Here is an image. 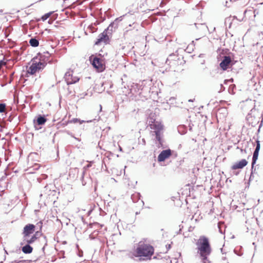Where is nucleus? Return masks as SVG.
<instances>
[{
	"label": "nucleus",
	"instance_id": "nucleus-1",
	"mask_svg": "<svg viewBox=\"0 0 263 263\" xmlns=\"http://www.w3.org/2000/svg\"><path fill=\"white\" fill-rule=\"evenodd\" d=\"M196 245L198 253L203 263H210L208 256L211 254L212 248L209 238L205 236H200Z\"/></svg>",
	"mask_w": 263,
	"mask_h": 263
},
{
	"label": "nucleus",
	"instance_id": "nucleus-2",
	"mask_svg": "<svg viewBox=\"0 0 263 263\" xmlns=\"http://www.w3.org/2000/svg\"><path fill=\"white\" fill-rule=\"evenodd\" d=\"M136 252L138 257H145L148 259H151L154 252V247L149 244L144 243L142 241L138 243L136 249Z\"/></svg>",
	"mask_w": 263,
	"mask_h": 263
},
{
	"label": "nucleus",
	"instance_id": "nucleus-3",
	"mask_svg": "<svg viewBox=\"0 0 263 263\" xmlns=\"http://www.w3.org/2000/svg\"><path fill=\"white\" fill-rule=\"evenodd\" d=\"M89 61L94 68L98 72H102L105 69V66L103 63L102 59L97 56L91 55Z\"/></svg>",
	"mask_w": 263,
	"mask_h": 263
},
{
	"label": "nucleus",
	"instance_id": "nucleus-4",
	"mask_svg": "<svg viewBox=\"0 0 263 263\" xmlns=\"http://www.w3.org/2000/svg\"><path fill=\"white\" fill-rule=\"evenodd\" d=\"M110 37L109 35L107 34V30L105 29L103 32L101 33L98 36L96 41L95 42V45L98 46L101 43H103L104 44L107 45L109 44Z\"/></svg>",
	"mask_w": 263,
	"mask_h": 263
},
{
	"label": "nucleus",
	"instance_id": "nucleus-5",
	"mask_svg": "<svg viewBox=\"0 0 263 263\" xmlns=\"http://www.w3.org/2000/svg\"><path fill=\"white\" fill-rule=\"evenodd\" d=\"M72 73L73 71L69 69V70L67 71L64 75V78L67 85L75 84L80 80V78L78 77L73 76Z\"/></svg>",
	"mask_w": 263,
	"mask_h": 263
},
{
	"label": "nucleus",
	"instance_id": "nucleus-6",
	"mask_svg": "<svg viewBox=\"0 0 263 263\" xmlns=\"http://www.w3.org/2000/svg\"><path fill=\"white\" fill-rule=\"evenodd\" d=\"M234 64V63L232 61L231 58L229 55H224L219 64V66L222 70L225 71L230 68V66H232Z\"/></svg>",
	"mask_w": 263,
	"mask_h": 263
},
{
	"label": "nucleus",
	"instance_id": "nucleus-7",
	"mask_svg": "<svg viewBox=\"0 0 263 263\" xmlns=\"http://www.w3.org/2000/svg\"><path fill=\"white\" fill-rule=\"evenodd\" d=\"M35 226L33 224L28 223L24 227L22 234L23 235V239L27 237H30V235L35 232Z\"/></svg>",
	"mask_w": 263,
	"mask_h": 263
},
{
	"label": "nucleus",
	"instance_id": "nucleus-8",
	"mask_svg": "<svg viewBox=\"0 0 263 263\" xmlns=\"http://www.w3.org/2000/svg\"><path fill=\"white\" fill-rule=\"evenodd\" d=\"M47 121V118L44 115H39L33 119L34 126L35 129L39 130L41 129V127L39 126L44 125Z\"/></svg>",
	"mask_w": 263,
	"mask_h": 263
},
{
	"label": "nucleus",
	"instance_id": "nucleus-9",
	"mask_svg": "<svg viewBox=\"0 0 263 263\" xmlns=\"http://www.w3.org/2000/svg\"><path fill=\"white\" fill-rule=\"evenodd\" d=\"M256 145L255 149L253 152V157H252V164L251 165L252 166V170L254 167V165L256 164L257 160L258 157L259 155V152L260 148V141L257 139L256 141Z\"/></svg>",
	"mask_w": 263,
	"mask_h": 263
},
{
	"label": "nucleus",
	"instance_id": "nucleus-10",
	"mask_svg": "<svg viewBox=\"0 0 263 263\" xmlns=\"http://www.w3.org/2000/svg\"><path fill=\"white\" fill-rule=\"evenodd\" d=\"M172 151L170 148L163 150L158 156V161L163 162L168 158L172 155Z\"/></svg>",
	"mask_w": 263,
	"mask_h": 263
},
{
	"label": "nucleus",
	"instance_id": "nucleus-11",
	"mask_svg": "<svg viewBox=\"0 0 263 263\" xmlns=\"http://www.w3.org/2000/svg\"><path fill=\"white\" fill-rule=\"evenodd\" d=\"M248 161L246 159H241L239 161L237 162L234 164L232 166L231 168L233 170L242 169L248 164Z\"/></svg>",
	"mask_w": 263,
	"mask_h": 263
},
{
	"label": "nucleus",
	"instance_id": "nucleus-12",
	"mask_svg": "<svg viewBox=\"0 0 263 263\" xmlns=\"http://www.w3.org/2000/svg\"><path fill=\"white\" fill-rule=\"evenodd\" d=\"M194 25L196 29L199 30V32L201 34V35L202 36H203L205 34L206 30L208 29V28L205 23H195Z\"/></svg>",
	"mask_w": 263,
	"mask_h": 263
},
{
	"label": "nucleus",
	"instance_id": "nucleus-13",
	"mask_svg": "<svg viewBox=\"0 0 263 263\" xmlns=\"http://www.w3.org/2000/svg\"><path fill=\"white\" fill-rule=\"evenodd\" d=\"M33 62L38 68H37L38 71L43 69L47 65V63L45 62H42V61L39 60L37 57L33 59Z\"/></svg>",
	"mask_w": 263,
	"mask_h": 263
},
{
	"label": "nucleus",
	"instance_id": "nucleus-14",
	"mask_svg": "<svg viewBox=\"0 0 263 263\" xmlns=\"http://www.w3.org/2000/svg\"><path fill=\"white\" fill-rule=\"evenodd\" d=\"M50 54L48 51L44 52L43 54H41L39 53L38 55L39 60L42 61V62H45L46 63L47 62H50Z\"/></svg>",
	"mask_w": 263,
	"mask_h": 263
},
{
	"label": "nucleus",
	"instance_id": "nucleus-15",
	"mask_svg": "<svg viewBox=\"0 0 263 263\" xmlns=\"http://www.w3.org/2000/svg\"><path fill=\"white\" fill-rule=\"evenodd\" d=\"M155 135V139L157 141V142H156V144H158V146H162L163 143V140L162 139V135L161 132H154Z\"/></svg>",
	"mask_w": 263,
	"mask_h": 263
},
{
	"label": "nucleus",
	"instance_id": "nucleus-16",
	"mask_svg": "<svg viewBox=\"0 0 263 263\" xmlns=\"http://www.w3.org/2000/svg\"><path fill=\"white\" fill-rule=\"evenodd\" d=\"M228 114L227 109L225 107L219 108L216 114L217 117L220 118H224L227 117Z\"/></svg>",
	"mask_w": 263,
	"mask_h": 263
},
{
	"label": "nucleus",
	"instance_id": "nucleus-17",
	"mask_svg": "<svg viewBox=\"0 0 263 263\" xmlns=\"http://www.w3.org/2000/svg\"><path fill=\"white\" fill-rule=\"evenodd\" d=\"M151 128L154 129V132H161L163 129V125L161 123L157 122L151 125Z\"/></svg>",
	"mask_w": 263,
	"mask_h": 263
},
{
	"label": "nucleus",
	"instance_id": "nucleus-18",
	"mask_svg": "<svg viewBox=\"0 0 263 263\" xmlns=\"http://www.w3.org/2000/svg\"><path fill=\"white\" fill-rule=\"evenodd\" d=\"M36 240V239L35 238V236L32 235L31 237H27L23 238V242L21 243V245H23L24 243H29L31 245L34 243Z\"/></svg>",
	"mask_w": 263,
	"mask_h": 263
},
{
	"label": "nucleus",
	"instance_id": "nucleus-19",
	"mask_svg": "<svg viewBox=\"0 0 263 263\" xmlns=\"http://www.w3.org/2000/svg\"><path fill=\"white\" fill-rule=\"evenodd\" d=\"M22 250L25 254H30L32 252L33 248L30 246V244L26 243L23 247H22Z\"/></svg>",
	"mask_w": 263,
	"mask_h": 263
},
{
	"label": "nucleus",
	"instance_id": "nucleus-20",
	"mask_svg": "<svg viewBox=\"0 0 263 263\" xmlns=\"http://www.w3.org/2000/svg\"><path fill=\"white\" fill-rule=\"evenodd\" d=\"M237 20V17L236 16H230L227 17L225 19L224 24L226 27L228 26V28H230L231 27V25L232 24V22L235 20Z\"/></svg>",
	"mask_w": 263,
	"mask_h": 263
},
{
	"label": "nucleus",
	"instance_id": "nucleus-21",
	"mask_svg": "<svg viewBox=\"0 0 263 263\" xmlns=\"http://www.w3.org/2000/svg\"><path fill=\"white\" fill-rule=\"evenodd\" d=\"M37 68H38L36 67V65L34 64L33 62H32V64L29 67L28 72L31 75H33L38 71Z\"/></svg>",
	"mask_w": 263,
	"mask_h": 263
},
{
	"label": "nucleus",
	"instance_id": "nucleus-22",
	"mask_svg": "<svg viewBox=\"0 0 263 263\" xmlns=\"http://www.w3.org/2000/svg\"><path fill=\"white\" fill-rule=\"evenodd\" d=\"M121 21V19H120V17H118L115 19V20L111 22L108 27L106 29L107 30H109L110 27H114L113 28L116 29L118 27V23Z\"/></svg>",
	"mask_w": 263,
	"mask_h": 263
},
{
	"label": "nucleus",
	"instance_id": "nucleus-23",
	"mask_svg": "<svg viewBox=\"0 0 263 263\" xmlns=\"http://www.w3.org/2000/svg\"><path fill=\"white\" fill-rule=\"evenodd\" d=\"M29 43L33 47H36L39 45V40L36 37H31L29 41Z\"/></svg>",
	"mask_w": 263,
	"mask_h": 263
},
{
	"label": "nucleus",
	"instance_id": "nucleus-24",
	"mask_svg": "<svg viewBox=\"0 0 263 263\" xmlns=\"http://www.w3.org/2000/svg\"><path fill=\"white\" fill-rule=\"evenodd\" d=\"M178 132L181 135H184L187 132V127L184 125H180L177 127Z\"/></svg>",
	"mask_w": 263,
	"mask_h": 263
},
{
	"label": "nucleus",
	"instance_id": "nucleus-25",
	"mask_svg": "<svg viewBox=\"0 0 263 263\" xmlns=\"http://www.w3.org/2000/svg\"><path fill=\"white\" fill-rule=\"evenodd\" d=\"M85 171L83 170L82 172L80 180L81 181L82 184L84 186L86 184L87 180H89V178L86 177L85 178Z\"/></svg>",
	"mask_w": 263,
	"mask_h": 263
},
{
	"label": "nucleus",
	"instance_id": "nucleus-26",
	"mask_svg": "<svg viewBox=\"0 0 263 263\" xmlns=\"http://www.w3.org/2000/svg\"><path fill=\"white\" fill-rule=\"evenodd\" d=\"M85 122V121L81 120L78 118H73L69 121V123H79L80 124H81Z\"/></svg>",
	"mask_w": 263,
	"mask_h": 263
},
{
	"label": "nucleus",
	"instance_id": "nucleus-27",
	"mask_svg": "<svg viewBox=\"0 0 263 263\" xmlns=\"http://www.w3.org/2000/svg\"><path fill=\"white\" fill-rule=\"evenodd\" d=\"M177 55H176L175 53H172L169 55L168 57L167 58L166 63H167V62L169 61H176V58H177Z\"/></svg>",
	"mask_w": 263,
	"mask_h": 263
},
{
	"label": "nucleus",
	"instance_id": "nucleus-28",
	"mask_svg": "<svg viewBox=\"0 0 263 263\" xmlns=\"http://www.w3.org/2000/svg\"><path fill=\"white\" fill-rule=\"evenodd\" d=\"M52 13V12H50L45 14L44 15H43L42 16V17H41L42 20L43 21H46L48 18H49L50 17V16L51 15V14Z\"/></svg>",
	"mask_w": 263,
	"mask_h": 263
},
{
	"label": "nucleus",
	"instance_id": "nucleus-29",
	"mask_svg": "<svg viewBox=\"0 0 263 263\" xmlns=\"http://www.w3.org/2000/svg\"><path fill=\"white\" fill-rule=\"evenodd\" d=\"M35 232L34 233H33V234H33L32 235H33V236H35V238L36 239H37V238H39L40 237V236H43V235H44L43 234V233H42V232H41V231H36V232Z\"/></svg>",
	"mask_w": 263,
	"mask_h": 263
},
{
	"label": "nucleus",
	"instance_id": "nucleus-30",
	"mask_svg": "<svg viewBox=\"0 0 263 263\" xmlns=\"http://www.w3.org/2000/svg\"><path fill=\"white\" fill-rule=\"evenodd\" d=\"M6 105L5 103H0V113L4 112L5 111Z\"/></svg>",
	"mask_w": 263,
	"mask_h": 263
},
{
	"label": "nucleus",
	"instance_id": "nucleus-31",
	"mask_svg": "<svg viewBox=\"0 0 263 263\" xmlns=\"http://www.w3.org/2000/svg\"><path fill=\"white\" fill-rule=\"evenodd\" d=\"M14 74V72H12L10 73V78L9 79V80L7 82L8 83L10 84L12 82V81L13 80Z\"/></svg>",
	"mask_w": 263,
	"mask_h": 263
},
{
	"label": "nucleus",
	"instance_id": "nucleus-32",
	"mask_svg": "<svg viewBox=\"0 0 263 263\" xmlns=\"http://www.w3.org/2000/svg\"><path fill=\"white\" fill-rule=\"evenodd\" d=\"M256 170V168L254 167V168L252 170V166H251V173L249 178V181H251L254 178L253 173H255V171Z\"/></svg>",
	"mask_w": 263,
	"mask_h": 263
},
{
	"label": "nucleus",
	"instance_id": "nucleus-33",
	"mask_svg": "<svg viewBox=\"0 0 263 263\" xmlns=\"http://www.w3.org/2000/svg\"><path fill=\"white\" fill-rule=\"evenodd\" d=\"M41 242L42 243H44V245L45 246H47V242H48V241H47V237L45 235H43V240H41Z\"/></svg>",
	"mask_w": 263,
	"mask_h": 263
},
{
	"label": "nucleus",
	"instance_id": "nucleus-34",
	"mask_svg": "<svg viewBox=\"0 0 263 263\" xmlns=\"http://www.w3.org/2000/svg\"><path fill=\"white\" fill-rule=\"evenodd\" d=\"M6 65V63L4 61V59H3L2 60H0V70H1L2 68Z\"/></svg>",
	"mask_w": 263,
	"mask_h": 263
},
{
	"label": "nucleus",
	"instance_id": "nucleus-35",
	"mask_svg": "<svg viewBox=\"0 0 263 263\" xmlns=\"http://www.w3.org/2000/svg\"><path fill=\"white\" fill-rule=\"evenodd\" d=\"M26 262L25 260H14L10 262V263H24Z\"/></svg>",
	"mask_w": 263,
	"mask_h": 263
},
{
	"label": "nucleus",
	"instance_id": "nucleus-36",
	"mask_svg": "<svg viewBox=\"0 0 263 263\" xmlns=\"http://www.w3.org/2000/svg\"><path fill=\"white\" fill-rule=\"evenodd\" d=\"M114 27H110L109 29L107 30V34H111L112 31H113V28Z\"/></svg>",
	"mask_w": 263,
	"mask_h": 263
},
{
	"label": "nucleus",
	"instance_id": "nucleus-37",
	"mask_svg": "<svg viewBox=\"0 0 263 263\" xmlns=\"http://www.w3.org/2000/svg\"><path fill=\"white\" fill-rule=\"evenodd\" d=\"M67 134H68V135H70L71 136H72V137H73L75 139H76V140H78L79 141H80V140L79 138H76V137H74V136L72 135V133H70V132H68H68H67Z\"/></svg>",
	"mask_w": 263,
	"mask_h": 263
},
{
	"label": "nucleus",
	"instance_id": "nucleus-38",
	"mask_svg": "<svg viewBox=\"0 0 263 263\" xmlns=\"http://www.w3.org/2000/svg\"><path fill=\"white\" fill-rule=\"evenodd\" d=\"M42 224H43V223H42V222L41 221H40L39 222H38V223H37V225L38 226H39V227H40V230H41V229H42Z\"/></svg>",
	"mask_w": 263,
	"mask_h": 263
},
{
	"label": "nucleus",
	"instance_id": "nucleus-39",
	"mask_svg": "<svg viewBox=\"0 0 263 263\" xmlns=\"http://www.w3.org/2000/svg\"><path fill=\"white\" fill-rule=\"evenodd\" d=\"M179 227L180 229H179V232H177V234H180V231H181L182 229L183 228V226H181V224H180V225H179Z\"/></svg>",
	"mask_w": 263,
	"mask_h": 263
},
{
	"label": "nucleus",
	"instance_id": "nucleus-40",
	"mask_svg": "<svg viewBox=\"0 0 263 263\" xmlns=\"http://www.w3.org/2000/svg\"><path fill=\"white\" fill-rule=\"evenodd\" d=\"M92 209H91V206L90 209L87 212V215H90L91 213L92 212Z\"/></svg>",
	"mask_w": 263,
	"mask_h": 263
},
{
	"label": "nucleus",
	"instance_id": "nucleus-41",
	"mask_svg": "<svg viewBox=\"0 0 263 263\" xmlns=\"http://www.w3.org/2000/svg\"><path fill=\"white\" fill-rule=\"evenodd\" d=\"M166 247L167 250H168L171 248V245L168 244V245H166Z\"/></svg>",
	"mask_w": 263,
	"mask_h": 263
},
{
	"label": "nucleus",
	"instance_id": "nucleus-42",
	"mask_svg": "<svg viewBox=\"0 0 263 263\" xmlns=\"http://www.w3.org/2000/svg\"><path fill=\"white\" fill-rule=\"evenodd\" d=\"M89 238H90V239H95V237L93 236L92 234H91L89 235Z\"/></svg>",
	"mask_w": 263,
	"mask_h": 263
},
{
	"label": "nucleus",
	"instance_id": "nucleus-43",
	"mask_svg": "<svg viewBox=\"0 0 263 263\" xmlns=\"http://www.w3.org/2000/svg\"><path fill=\"white\" fill-rule=\"evenodd\" d=\"M221 89L224 90V87L222 84H220Z\"/></svg>",
	"mask_w": 263,
	"mask_h": 263
},
{
	"label": "nucleus",
	"instance_id": "nucleus-44",
	"mask_svg": "<svg viewBox=\"0 0 263 263\" xmlns=\"http://www.w3.org/2000/svg\"><path fill=\"white\" fill-rule=\"evenodd\" d=\"M189 130L192 131V126L191 125H189Z\"/></svg>",
	"mask_w": 263,
	"mask_h": 263
},
{
	"label": "nucleus",
	"instance_id": "nucleus-45",
	"mask_svg": "<svg viewBox=\"0 0 263 263\" xmlns=\"http://www.w3.org/2000/svg\"><path fill=\"white\" fill-rule=\"evenodd\" d=\"M46 246L44 245L43 247V248H42V251H43V252H44L45 248V247H46Z\"/></svg>",
	"mask_w": 263,
	"mask_h": 263
},
{
	"label": "nucleus",
	"instance_id": "nucleus-46",
	"mask_svg": "<svg viewBox=\"0 0 263 263\" xmlns=\"http://www.w3.org/2000/svg\"><path fill=\"white\" fill-rule=\"evenodd\" d=\"M229 91L230 93H231L230 88H229ZM232 93H233V92H232Z\"/></svg>",
	"mask_w": 263,
	"mask_h": 263
},
{
	"label": "nucleus",
	"instance_id": "nucleus-47",
	"mask_svg": "<svg viewBox=\"0 0 263 263\" xmlns=\"http://www.w3.org/2000/svg\"><path fill=\"white\" fill-rule=\"evenodd\" d=\"M137 196H138L139 198H140V197L141 196V195H140V194H139V193H138V194H137Z\"/></svg>",
	"mask_w": 263,
	"mask_h": 263
},
{
	"label": "nucleus",
	"instance_id": "nucleus-48",
	"mask_svg": "<svg viewBox=\"0 0 263 263\" xmlns=\"http://www.w3.org/2000/svg\"><path fill=\"white\" fill-rule=\"evenodd\" d=\"M189 102H193V100L192 99H190L189 100Z\"/></svg>",
	"mask_w": 263,
	"mask_h": 263
},
{
	"label": "nucleus",
	"instance_id": "nucleus-49",
	"mask_svg": "<svg viewBox=\"0 0 263 263\" xmlns=\"http://www.w3.org/2000/svg\"><path fill=\"white\" fill-rule=\"evenodd\" d=\"M142 141H143V142H144V144H145V141L144 139H142Z\"/></svg>",
	"mask_w": 263,
	"mask_h": 263
},
{
	"label": "nucleus",
	"instance_id": "nucleus-50",
	"mask_svg": "<svg viewBox=\"0 0 263 263\" xmlns=\"http://www.w3.org/2000/svg\"><path fill=\"white\" fill-rule=\"evenodd\" d=\"M119 150H120V151H122V148H121L120 146V147H119Z\"/></svg>",
	"mask_w": 263,
	"mask_h": 263
},
{
	"label": "nucleus",
	"instance_id": "nucleus-51",
	"mask_svg": "<svg viewBox=\"0 0 263 263\" xmlns=\"http://www.w3.org/2000/svg\"><path fill=\"white\" fill-rule=\"evenodd\" d=\"M3 10L2 9H1V10H0V13H2V12H3Z\"/></svg>",
	"mask_w": 263,
	"mask_h": 263
},
{
	"label": "nucleus",
	"instance_id": "nucleus-52",
	"mask_svg": "<svg viewBox=\"0 0 263 263\" xmlns=\"http://www.w3.org/2000/svg\"><path fill=\"white\" fill-rule=\"evenodd\" d=\"M131 198L133 199V201H134V202H135V201H134V199L133 198V196H131Z\"/></svg>",
	"mask_w": 263,
	"mask_h": 263
},
{
	"label": "nucleus",
	"instance_id": "nucleus-53",
	"mask_svg": "<svg viewBox=\"0 0 263 263\" xmlns=\"http://www.w3.org/2000/svg\"><path fill=\"white\" fill-rule=\"evenodd\" d=\"M79 256L80 257L82 256V254L79 253Z\"/></svg>",
	"mask_w": 263,
	"mask_h": 263
},
{
	"label": "nucleus",
	"instance_id": "nucleus-54",
	"mask_svg": "<svg viewBox=\"0 0 263 263\" xmlns=\"http://www.w3.org/2000/svg\"><path fill=\"white\" fill-rule=\"evenodd\" d=\"M121 80L122 81V83L123 84L124 83L123 81V79H121Z\"/></svg>",
	"mask_w": 263,
	"mask_h": 263
},
{
	"label": "nucleus",
	"instance_id": "nucleus-55",
	"mask_svg": "<svg viewBox=\"0 0 263 263\" xmlns=\"http://www.w3.org/2000/svg\"><path fill=\"white\" fill-rule=\"evenodd\" d=\"M156 258H157V257L156 256H154V259H156Z\"/></svg>",
	"mask_w": 263,
	"mask_h": 263
},
{
	"label": "nucleus",
	"instance_id": "nucleus-56",
	"mask_svg": "<svg viewBox=\"0 0 263 263\" xmlns=\"http://www.w3.org/2000/svg\"><path fill=\"white\" fill-rule=\"evenodd\" d=\"M219 232H220L221 233H222L221 230H220V229H219Z\"/></svg>",
	"mask_w": 263,
	"mask_h": 263
},
{
	"label": "nucleus",
	"instance_id": "nucleus-57",
	"mask_svg": "<svg viewBox=\"0 0 263 263\" xmlns=\"http://www.w3.org/2000/svg\"><path fill=\"white\" fill-rule=\"evenodd\" d=\"M5 253H6L8 254V253H7V251H6V250H5Z\"/></svg>",
	"mask_w": 263,
	"mask_h": 263
},
{
	"label": "nucleus",
	"instance_id": "nucleus-58",
	"mask_svg": "<svg viewBox=\"0 0 263 263\" xmlns=\"http://www.w3.org/2000/svg\"><path fill=\"white\" fill-rule=\"evenodd\" d=\"M200 38H198V39H196V40H199Z\"/></svg>",
	"mask_w": 263,
	"mask_h": 263
},
{
	"label": "nucleus",
	"instance_id": "nucleus-59",
	"mask_svg": "<svg viewBox=\"0 0 263 263\" xmlns=\"http://www.w3.org/2000/svg\"><path fill=\"white\" fill-rule=\"evenodd\" d=\"M100 107H101L100 110H101V109H102V106H101V105H100Z\"/></svg>",
	"mask_w": 263,
	"mask_h": 263
},
{
	"label": "nucleus",
	"instance_id": "nucleus-60",
	"mask_svg": "<svg viewBox=\"0 0 263 263\" xmlns=\"http://www.w3.org/2000/svg\"><path fill=\"white\" fill-rule=\"evenodd\" d=\"M136 215L138 214V212H137L136 213Z\"/></svg>",
	"mask_w": 263,
	"mask_h": 263
},
{
	"label": "nucleus",
	"instance_id": "nucleus-61",
	"mask_svg": "<svg viewBox=\"0 0 263 263\" xmlns=\"http://www.w3.org/2000/svg\"><path fill=\"white\" fill-rule=\"evenodd\" d=\"M261 125V124H260L259 128L260 127Z\"/></svg>",
	"mask_w": 263,
	"mask_h": 263
}]
</instances>
